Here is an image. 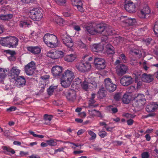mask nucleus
I'll list each match as a JSON object with an SVG mask.
<instances>
[{
	"instance_id": "f257e3e1",
	"label": "nucleus",
	"mask_w": 158,
	"mask_h": 158,
	"mask_svg": "<svg viewBox=\"0 0 158 158\" xmlns=\"http://www.w3.org/2000/svg\"><path fill=\"white\" fill-rule=\"evenodd\" d=\"M44 43L49 47L54 48L57 46L58 40L56 36L51 34L47 33L43 37Z\"/></svg>"
},
{
	"instance_id": "f03ea898",
	"label": "nucleus",
	"mask_w": 158,
	"mask_h": 158,
	"mask_svg": "<svg viewBox=\"0 0 158 158\" xmlns=\"http://www.w3.org/2000/svg\"><path fill=\"white\" fill-rule=\"evenodd\" d=\"M76 69L82 72L89 71L91 68V64L88 61H82L77 63L76 65Z\"/></svg>"
},
{
	"instance_id": "7ed1b4c3",
	"label": "nucleus",
	"mask_w": 158,
	"mask_h": 158,
	"mask_svg": "<svg viewBox=\"0 0 158 158\" xmlns=\"http://www.w3.org/2000/svg\"><path fill=\"white\" fill-rule=\"evenodd\" d=\"M106 26V24L103 23L97 25L95 27L97 33L104 32V34L106 35H110L112 30L107 28Z\"/></svg>"
},
{
	"instance_id": "20e7f679",
	"label": "nucleus",
	"mask_w": 158,
	"mask_h": 158,
	"mask_svg": "<svg viewBox=\"0 0 158 158\" xmlns=\"http://www.w3.org/2000/svg\"><path fill=\"white\" fill-rule=\"evenodd\" d=\"M29 15L30 18L34 21H39L43 17L41 12L38 8H34L31 10Z\"/></svg>"
},
{
	"instance_id": "39448f33",
	"label": "nucleus",
	"mask_w": 158,
	"mask_h": 158,
	"mask_svg": "<svg viewBox=\"0 0 158 158\" xmlns=\"http://www.w3.org/2000/svg\"><path fill=\"white\" fill-rule=\"evenodd\" d=\"M124 7L127 11L129 13H132L135 11V3L131 0H126Z\"/></svg>"
},
{
	"instance_id": "423d86ee",
	"label": "nucleus",
	"mask_w": 158,
	"mask_h": 158,
	"mask_svg": "<svg viewBox=\"0 0 158 158\" xmlns=\"http://www.w3.org/2000/svg\"><path fill=\"white\" fill-rule=\"evenodd\" d=\"M104 82L105 87L109 92H113L116 89V85L112 83L111 80L110 78L105 79Z\"/></svg>"
},
{
	"instance_id": "0eeeda50",
	"label": "nucleus",
	"mask_w": 158,
	"mask_h": 158,
	"mask_svg": "<svg viewBox=\"0 0 158 158\" xmlns=\"http://www.w3.org/2000/svg\"><path fill=\"white\" fill-rule=\"evenodd\" d=\"M35 69V64L33 61L30 62L24 67L25 72L28 75H32L34 73Z\"/></svg>"
},
{
	"instance_id": "6e6552de",
	"label": "nucleus",
	"mask_w": 158,
	"mask_h": 158,
	"mask_svg": "<svg viewBox=\"0 0 158 158\" xmlns=\"http://www.w3.org/2000/svg\"><path fill=\"white\" fill-rule=\"evenodd\" d=\"M136 99L135 100L134 104L137 107H141L145 104L146 100L145 96L143 94H138Z\"/></svg>"
},
{
	"instance_id": "1a4fd4ad",
	"label": "nucleus",
	"mask_w": 158,
	"mask_h": 158,
	"mask_svg": "<svg viewBox=\"0 0 158 158\" xmlns=\"http://www.w3.org/2000/svg\"><path fill=\"white\" fill-rule=\"evenodd\" d=\"M60 37L63 43L68 47L71 48L73 45V43L70 36L66 34H61Z\"/></svg>"
},
{
	"instance_id": "9d476101",
	"label": "nucleus",
	"mask_w": 158,
	"mask_h": 158,
	"mask_svg": "<svg viewBox=\"0 0 158 158\" xmlns=\"http://www.w3.org/2000/svg\"><path fill=\"white\" fill-rule=\"evenodd\" d=\"M65 95L67 100L69 102H74L76 99V91L73 89L68 90L66 92Z\"/></svg>"
},
{
	"instance_id": "9b49d317",
	"label": "nucleus",
	"mask_w": 158,
	"mask_h": 158,
	"mask_svg": "<svg viewBox=\"0 0 158 158\" xmlns=\"http://www.w3.org/2000/svg\"><path fill=\"white\" fill-rule=\"evenodd\" d=\"M94 63L96 68L98 70L104 69L106 66L105 60L101 58H95Z\"/></svg>"
},
{
	"instance_id": "f8f14e48",
	"label": "nucleus",
	"mask_w": 158,
	"mask_h": 158,
	"mask_svg": "<svg viewBox=\"0 0 158 158\" xmlns=\"http://www.w3.org/2000/svg\"><path fill=\"white\" fill-rule=\"evenodd\" d=\"M134 79L131 76L125 75L122 77L120 79V83L124 86H127L132 83Z\"/></svg>"
},
{
	"instance_id": "ddd939ff",
	"label": "nucleus",
	"mask_w": 158,
	"mask_h": 158,
	"mask_svg": "<svg viewBox=\"0 0 158 158\" xmlns=\"http://www.w3.org/2000/svg\"><path fill=\"white\" fill-rule=\"evenodd\" d=\"M62 67L58 65L53 66L51 69L52 73L53 76L57 78H60L62 75Z\"/></svg>"
},
{
	"instance_id": "4468645a",
	"label": "nucleus",
	"mask_w": 158,
	"mask_h": 158,
	"mask_svg": "<svg viewBox=\"0 0 158 158\" xmlns=\"http://www.w3.org/2000/svg\"><path fill=\"white\" fill-rule=\"evenodd\" d=\"M20 70L16 66L13 67L10 69L9 73L10 79L16 80L20 73Z\"/></svg>"
},
{
	"instance_id": "2eb2a0df",
	"label": "nucleus",
	"mask_w": 158,
	"mask_h": 158,
	"mask_svg": "<svg viewBox=\"0 0 158 158\" xmlns=\"http://www.w3.org/2000/svg\"><path fill=\"white\" fill-rule=\"evenodd\" d=\"M128 69V67L124 64H121L117 66L116 72L119 76H122L125 74Z\"/></svg>"
},
{
	"instance_id": "dca6fc26",
	"label": "nucleus",
	"mask_w": 158,
	"mask_h": 158,
	"mask_svg": "<svg viewBox=\"0 0 158 158\" xmlns=\"http://www.w3.org/2000/svg\"><path fill=\"white\" fill-rule=\"evenodd\" d=\"M19 40L15 36L9 37L8 47L15 48L18 44Z\"/></svg>"
},
{
	"instance_id": "f3484780",
	"label": "nucleus",
	"mask_w": 158,
	"mask_h": 158,
	"mask_svg": "<svg viewBox=\"0 0 158 158\" xmlns=\"http://www.w3.org/2000/svg\"><path fill=\"white\" fill-rule=\"evenodd\" d=\"M74 77V74L73 72L71 70L69 69L66 70L61 77L72 81Z\"/></svg>"
},
{
	"instance_id": "a211bd4d",
	"label": "nucleus",
	"mask_w": 158,
	"mask_h": 158,
	"mask_svg": "<svg viewBox=\"0 0 158 158\" xmlns=\"http://www.w3.org/2000/svg\"><path fill=\"white\" fill-rule=\"evenodd\" d=\"M158 108L157 102H152L148 103L146 106V110L148 112H154Z\"/></svg>"
},
{
	"instance_id": "6ab92c4d",
	"label": "nucleus",
	"mask_w": 158,
	"mask_h": 158,
	"mask_svg": "<svg viewBox=\"0 0 158 158\" xmlns=\"http://www.w3.org/2000/svg\"><path fill=\"white\" fill-rule=\"evenodd\" d=\"M151 10L149 7L148 6H146L141 10L140 13H139V16L141 18H145L147 15L149 14Z\"/></svg>"
},
{
	"instance_id": "aec40b11",
	"label": "nucleus",
	"mask_w": 158,
	"mask_h": 158,
	"mask_svg": "<svg viewBox=\"0 0 158 158\" xmlns=\"http://www.w3.org/2000/svg\"><path fill=\"white\" fill-rule=\"evenodd\" d=\"M81 86L82 89L85 90H87L88 87L94 88L97 87V85L95 82H87L86 80H85L81 84Z\"/></svg>"
},
{
	"instance_id": "412c9836",
	"label": "nucleus",
	"mask_w": 158,
	"mask_h": 158,
	"mask_svg": "<svg viewBox=\"0 0 158 158\" xmlns=\"http://www.w3.org/2000/svg\"><path fill=\"white\" fill-rule=\"evenodd\" d=\"M15 84L18 87H23L25 85L26 80L23 76H18L16 80Z\"/></svg>"
},
{
	"instance_id": "4be33fe9",
	"label": "nucleus",
	"mask_w": 158,
	"mask_h": 158,
	"mask_svg": "<svg viewBox=\"0 0 158 158\" xmlns=\"http://www.w3.org/2000/svg\"><path fill=\"white\" fill-rule=\"evenodd\" d=\"M27 49L28 51L33 54H39L41 51V48L39 46H29L27 47Z\"/></svg>"
},
{
	"instance_id": "5701e85b",
	"label": "nucleus",
	"mask_w": 158,
	"mask_h": 158,
	"mask_svg": "<svg viewBox=\"0 0 158 158\" xmlns=\"http://www.w3.org/2000/svg\"><path fill=\"white\" fill-rule=\"evenodd\" d=\"M154 80V76L150 74H147L144 73L142 75V80L146 82L149 83Z\"/></svg>"
},
{
	"instance_id": "b1692460",
	"label": "nucleus",
	"mask_w": 158,
	"mask_h": 158,
	"mask_svg": "<svg viewBox=\"0 0 158 158\" xmlns=\"http://www.w3.org/2000/svg\"><path fill=\"white\" fill-rule=\"evenodd\" d=\"M9 71L8 68L4 69L0 68V82H2L5 78L7 73Z\"/></svg>"
},
{
	"instance_id": "393cba45",
	"label": "nucleus",
	"mask_w": 158,
	"mask_h": 158,
	"mask_svg": "<svg viewBox=\"0 0 158 158\" xmlns=\"http://www.w3.org/2000/svg\"><path fill=\"white\" fill-rule=\"evenodd\" d=\"M61 79V85L64 87L67 88L70 85L72 81L62 77L60 78Z\"/></svg>"
},
{
	"instance_id": "a878e982",
	"label": "nucleus",
	"mask_w": 158,
	"mask_h": 158,
	"mask_svg": "<svg viewBox=\"0 0 158 158\" xmlns=\"http://www.w3.org/2000/svg\"><path fill=\"white\" fill-rule=\"evenodd\" d=\"M131 99V96L130 94L127 93H125L123 95V98H122V101L123 103L124 104H128Z\"/></svg>"
},
{
	"instance_id": "bb28decb",
	"label": "nucleus",
	"mask_w": 158,
	"mask_h": 158,
	"mask_svg": "<svg viewBox=\"0 0 158 158\" xmlns=\"http://www.w3.org/2000/svg\"><path fill=\"white\" fill-rule=\"evenodd\" d=\"M123 22L127 26L132 25L134 24L136 22V20L135 19H132L129 17H126L125 18V19L123 21Z\"/></svg>"
},
{
	"instance_id": "cd10ccee",
	"label": "nucleus",
	"mask_w": 158,
	"mask_h": 158,
	"mask_svg": "<svg viewBox=\"0 0 158 158\" xmlns=\"http://www.w3.org/2000/svg\"><path fill=\"white\" fill-rule=\"evenodd\" d=\"M106 52L109 54H113L115 53L114 48L110 44H108L106 46Z\"/></svg>"
},
{
	"instance_id": "c85d7f7f",
	"label": "nucleus",
	"mask_w": 158,
	"mask_h": 158,
	"mask_svg": "<svg viewBox=\"0 0 158 158\" xmlns=\"http://www.w3.org/2000/svg\"><path fill=\"white\" fill-rule=\"evenodd\" d=\"M76 58V55L73 54H71L67 55L64 57V60L67 62H72Z\"/></svg>"
},
{
	"instance_id": "c756f323",
	"label": "nucleus",
	"mask_w": 158,
	"mask_h": 158,
	"mask_svg": "<svg viewBox=\"0 0 158 158\" xmlns=\"http://www.w3.org/2000/svg\"><path fill=\"white\" fill-rule=\"evenodd\" d=\"M53 117L52 115H48L47 114L44 115V123L46 125H49L50 124V121L51 120Z\"/></svg>"
},
{
	"instance_id": "7c9ffc66",
	"label": "nucleus",
	"mask_w": 158,
	"mask_h": 158,
	"mask_svg": "<svg viewBox=\"0 0 158 158\" xmlns=\"http://www.w3.org/2000/svg\"><path fill=\"white\" fill-rule=\"evenodd\" d=\"M87 31L91 35H95L97 34L96 28L92 25L87 26L86 28Z\"/></svg>"
},
{
	"instance_id": "2f4dec72",
	"label": "nucleus",
	"mask_w": 158,
	"mask_h": 158,
	"mask_svg": "<svg viewBox=\"0 0 158 158\" xmlns=\"http://www.w3.org/2000/svg\"><path fill=\"white\" fill-rule=\"evenodd\" d=\"M9 37L2 38L0 40V44L2 46L8 47Z\"/></svg>"
},
{
	"instance_id": "473e14b6",
	"label": "nucleus",
	"mask_w": 158,
	"mask_h": 158,
	"mask_svg": "<svg viewBox=\"0 0 158 158\" xmlns=\"http://www.w3.org/2000/svg\"><path fill=\"white\" fill-rule=\"evenodd\" d=\"M93 51L96 52H99L102 51V46L99 44H94L93 45L92 48Z\"/></svg>"
},
{
	"instance_id": "72a5a7b5",
	"label": "nucleus",
	"mask_w": 158,
	"mask_h": 158,
	"mask_svg": "<svg viewBox=\"0 0 158 158\" xmlns=\"http://www.w3.org/2000/svg\"><path fill=\"white\" fill-rule=\"evenodd\" d=\"M13 17V15L12 14H8L6 15L2 14L0 15V19L4 21H8L11 19Z\"/></svg>"
},
{
	"instance_id": "f704fd0d",
	"label": "nucleus",
	"mask_w": 158,
	"mask_h": 158,
	"mask_svg": "<svg viewBox=\"0 0 158 158\" xmlns=\"http://www.w3.org/2000/svg\"><path fill=\"white\" fill-rule=\"evenodd\" d=\"M141 74L140 72H134L133 74V76L135 78V83L138 82L140 80V78L142 79Z\"/></svg>"
},
{
	"instance_id": "c9c22d12",
	"label": "nucleus",
	"mask_w": 158,
	"mask_h": 158,
	"mask_svg": "<svg viewBox=\"0 0 158 158\" xmlns=\"http://www.w3.org/2000/svg\"><path fill=\"white\" fill-rule=\"evenodd\" d=\"M2 148L4 150L5 153L7 154H9V153H10L12 154H14L15 153V150L10 148L3 146L2 147Z\"/></svg>"
},
{
	"instance_id": "e433bc0d",
	"label": "nucleus",
	"mask_w": 158,
	"mask_h": 158,
	"mask_svg": "<svg viewBox=\"0 0 158 158\" xmlns=\"http://www.w3.org/2000/svg\"><path fill=\"white\" fill-rule=\"evenodd\" d=\"M60 141V140L55 139H51L47 140L46 142L48 145L52 146H54L57 145V141Z\"/></svg>"
},
{
	"instance_id": "4c0bfd02",
	"label": "nucleus",
	"mask_w": 158,
	"mask_h": 158,
	"mask_svg": "<svg viewBox=\"0 0 158 158\" xmlns=\"http://www.w3.org/2000/svg\"><path fill=\"white\" fill-rule=\"evenodd\" d=\"M106 91L104 88H101L98 92V94L100 98H102L106 96Z\"/></svg>"
},
{
	"instance_id": "58836bf2",
	"label": "nucleus",
	"mask_w": 158,
	"mask_h": 158,
	"mask_svg": "<svg viewBox=\"0 0 158 158\" xmlns=\"http://www.w3.org/2000/svg\"><path fill=\"white\" fill-rule=\"evenodd\" d=\"M57 87V86L51 85L47 89L48 94L49 95H52L54 91L56 90Z\"/></svg>"
},
{
	"instance_id": "ea45409f",
	"label": "nucleus",
	"mask_w": 158,
	"mask_h": 158,
	"mask_svg": "<svg viewBox=\"0 0 158 158\" xmlns=\"http://www.w3.org/2000/svg\"><path fill=\"white\" fill-rule=\"evenodd\" d=\"M30 22L27 21H21L19 24V26L22 27H26L30 25Z\"/></svg>"
},
{
	"instance_id": "a19ab883",
	"label": "nucleus",
	"mask_w": 158,
	"mask_h": 158,
	"mask_svg": "<svg viewBox=\"0 0 158 158\" xmlns=\"http://www.w3.org/2000/svg\"><path fill=\"white\" fill-rule=\"evenodd\" d=\"M55 59L61 58L64 56V52L61 51H56L54 52Z\"/></svg>"
},
{
	"instance_id": "79ce46f5",
	"label": "nucleus",
	"mask_w": 158,
	"mask_h": 158,
	"mask_svg": "<svg viewBox=\"0 0 158 158\" xmlns=\"http://www.w3.org/2000/svg\"><path fill=\"white\" fill-rule=\"evenodd\" d=\"M5 52L6 53L10 55V57L13 58V59L11 60H15V58L14 56V55L16 54V52L15 51L8 50H6Z\"/></svg>"
},
{
	"instance_id": "37998d69",
	"label": "nucleus",
	"mask_w": 158,
	"mask_h": 158,
	"mask_svg": "<svg viewBox=\"0 0 158 158\" xmlns=\"http://www.w3.org/2000/svg\"><path fill=\"white\" fill-rule=\"evenodd\" d=\"M153 31L155 35L158 36V20L155 23Z\"/></svg>"
},
{
	"instance_id": "c03bdc74",
	"label": "nucleus",
	"mask_w": 158,
	"mask_h": 158,
	"mask_svg": "<svg viewBox=\"0 0 158 158\" xmlns=\"http://www.w3.org/2000/svg\"><path fill=\"white\" fill-rule=\"evenodd\" d=\"M119 59L124 63H126L127 62V58L125 55L122 53L120 55Z\"/></svg>"
},
{
	"instance_id": "a18cd8bd",
	"label": "nucleus",
	"mask_w": 158,
	"mask_h": 158,
	"mask_svg": "<svg viewBox=\"0 0 158 158\" xmlns=\"http://www.w3.org/2000/svg\"><path fill=\"white\" fill-rule=\"evenodd\" d=\"M28 132L30 134L32 135L34 137L40 138H43L44 137V136L43 135L35 134L34 132L31 131L30 130L28 131Z\"/></svg>"
},
{
	"instance_id": "49530a36",
	"label": "nucleus",
	"mask_w": 158,
	"mask_h": 158,
	"mask_svg": "<svg viewBox=\"0 0 158 158\" xmlns=\"http://www.w3.org/2000/svg\"><path fill=\"white\" fill-rule=\"evenodd\" d=\"M88 133L91 136V137L89 138L90 140H92L95 139L96 135L94 132L90 130L88 131Z\"/></svg>"
},
{
	"instance_id": "de8ad7c7",
	"label": "nucleus",
	"mask_w": 158,
	"mask_h": 158,
	"mask_svg": "<svg viewBox=\"0 0 158 158\" xmlns=\"http://www.w3.org/2000/svg\"><path fill=\"white\" fill-rule=\"evenodd\" d=\"M56 3L60 6H64L66 2V0H54Z\"/></svg>"
},
{
	"instance_id": "09e8293b",
	"label": "nucleus",
	"mask_w": 158,
	"mask_h": 158,
	"mask_svg": "<svg viewBox=\"0 0 158 158\" xmlns=\"http://www.w3.org/2000/svg\"><path fill=\"white\" fill-rule=\"evenodd\" d=\"M98 135L102 138H104L107 135V133L105 131H101L98 133Z\"/></svg>"
},
{
	"instance_id": "8fccbe9b",
	"label": "nucleus",
	"mask_w": 158,
	"mask_h": 158,
	"mask_svg": "<svg viewBox=\"0 0 158 158\" xmlns=\"http://www.w3.org/2000/svg\"><path fill=\"white\" fill-rule=\"evenodd\" d=\"M72 4L75 6H77L79 4H81L82 2L81 0H71Z\"/></svg>"
},
{
	"instance_id": "3c124183",
	"label": "nucleus",
	"mask_w": 158,
	"mask_h": 158,
	"mask_svg": "<svg viewBox=\"0 0 158 158\" xmlns=\"http://www.w3.org/2000/svg\"><path fill=\"white\" fill-rule=\"evenodd\" d=\"M108 107L109 110L111 111L112 113H115L118 111V110L117 108L113 107L112 106H109Z\"/></svg>"
},
{
	"instance_id": "603ef678",
	"label": "nucleus",
	"mask_w": 158,
	"mask_h": 158,
	"mask_svg": "<svg viewBox=\"0 0 158 158\" xmlns=\"http://www.w3.org/2000/svg\"><path fill=\"white\" fill-rule=\"evenodd\" d=\"M54 52H49L47 54V56L52 59H55Z\"/></svg>"
},
{
	"instance_id": "864d4df0",
	"label": "nucleus",
	"mask_w": 158,
	"mask_h": 158,
	"mask_svg": "<svg viewBox=\"0 0 158 158\" xmlns=\"http://www.w3.org/2000/svg\"><path fill=\"white\" fill-rule=\"evenodd\" d=\"M71 25L73 26V29L76 31H79L81 30V29L80 26L78 25H76V23L73 22H72Z\"/></svg>"
},
{
	"instance_id": "5fc2aeb1",
	"label": "nucleus",
	"mask_w": 158,
	"mask_h": 158,
	"mask_svg": "<svg viewBox=\"0 0 158 158\" xmlns=\"http://www.w3.org/2000/svg\"><path fill=\"white\" fill-rule=\"evenodd\" d=\"M112 143L114 146H120L123 143V142L119 141H112Z\"/></svg>"
},
{
	"instance_id": "6e6d98bb",
	"label": "nucleus",
	"mask_w": 158,
	"mask_h": 158,
	"mask_svg": "<svg viewBox=\"0 0 158 158\" xmlns=\"http://www.w3.org/2000/svg\"><path fill=\"white\" fill-rule=\"evenodd\" d=\"M142 158H149V155L148 152H143L141 154Z\"/></svg>"
},
{
	"instance_id": "4d7b16f0",
	"label": "nucleus",
	"mask_w": 158,
	"mask_h": 158,
	"mask_svg": "<svg viewBox=\"0 0 158 158\" xmlns=\"http://www.w3.org/2000/svg\"><path fill=\"white\" fill-rule=\"evenodd\" d=\"M114 98L117 101H118L121 98V94L120 93H117L114 96Z\"/></svg>"
},
{
	"instance_id": "13d9d810",
	"label": "nucleus",
	"mask_w": 158,
	"mask_h": 158,
	"mask_svg": "<svg viewBox=\"0 0 158 158\" xmlns=\"http://www.w3.org/2000/svg\"><path fill=\"white\" fill-rule=\"evenodd\" d=\"M82 3H81V4H79L76 6L77 7L78 10L81 12H84V9L82 6Z\"/></svg>"
},
{
	"instance_id": "bf43d9fd",
	"label": "nucleus",
	"mask_w": 158,
	"mask_h": 158,
	"mask_svg": "<svg viewBox=\"0 0 158 158\" xmlns=\"http://www.w3.org/2000/svg\"><path fill=\"white\" fill-rule=\"evenodd\" d=\"M132 52L133 55H140L141 54V51L137 49H135L133 50Z\"/></svg>"
},
{
	"instance_id": "052dcab7",
	"label": "nucleus",
	"mask_w": 158,
	"mask_h": 158,
	"mask_svg": "<svg viewBox=\"0 0 158 158\" xmlns=\"http://www.w3.org/2000/svg\"><path fill=\"white\" fill-rule=\"evenodd\" d=\"M123 38L120 36H118V37L116 39V41L117 42L118 44L120 43H123Z\"/></svg>"
},
{
	"instance_id": "680f3d73",
	"label": "nucleus",
	"mask_w": 158,
	"mask_h": 158,
	"mask_svg": "<svg viewBox=\"0 0 158 158\" xmlns=\"http://www.w3.org/2000/svg\"><path fill=\"white\" fill-rule=\"evenodd\" d=\"M16 107L15 106H11L9 108H7L6 110L7 111L11 112L15 110L16 109Z\"/></svg>"
},
{
	"instance_id": "e2e57ef3",
	"label": "nucleus",
	"mask_w": 158,
	"mask_h": 158,
	"mask_svg": "<svg viewBox=\"0 0 158 158\" xmlns=\"http://www.w3.org/2000/svg\"><path fill=\"white\" fill-rule=\"evenodd\" d=\"M95 102V101L94 99H90L89 101V106H93Z\"/></svg>"
},
{
	"instance_id": "0e129e2a",
	"label": "nucleus",
	"mask_w": 158,
	"mask_h": 158,
	"mask_svg": "<svg viewBox=\"0 0 158 158\" xmlns=\"http://www.w3.org/2000/svg\"><path fill=\"white\" fill-rule=\"evenodd\" d=\"M70 143L71 144L73 145L74 146H75L76 148L77 147L79 148L80 149L81 148V147L83 146V144L82 145L81 144H79L78 143H73L70 142Z\"/></svg>"
},
{
	"instance_id": "69168bd1",
	"label": "nucleus",
	"mask_w": 158,
	"mask_h": 158,
	"mask_svg": "<svg viewBox=\"0 0 158 158\" xmlns=\"http://www.w3.org/2000/svg\"><path fill=\"white\" fill-rule=\"evenodd\" d=\"M4 135L7 137H8L10 135V132L8 130H6L3 133Z\"/></svg>"
},
{
	"instance_id": "338daca9",
	"label": "nucleus",
	"mask_w": 158,
	"mask_h": 158,
	"mask_svg": "<svg viewBox=\"0 0 158 158\" xmlns=\"http://www.w3.org/2000/svg\"><path fill=\"white\" fill-rule=\"evenodd\" d=\"M64 148L63 147H62L61 148H59L56 149L54 151V153L56 154L58 152H62L63 151Z\"/></svg>"
},
{
	"instance_id": "774afa93",
	"label": "nucleus",
	"mask_w": 158,
	"mask_h": 158,
	"mask_svg": "<svg viewBox=\"0 0 158 158\" xmlns=\"http://www.w3.org/2000/svg\"><path fill=\"white\" fill-rule=\"evenodd\" d=\"M133 123L134 120L131 118L128 119L127 121V124L128 125H132L133 124Z\"/></svg>"
}]
</instances>
